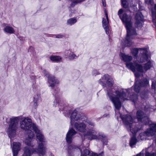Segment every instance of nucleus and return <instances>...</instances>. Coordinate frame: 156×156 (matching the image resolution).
I'll return each instance as SVG.
<instances>
[{
  "mask_svg": "<svg viewBox=\"0 0 156 156\" xmlns=\"http://www.w3.org/2000/svg\"><path fill=\"white\" fill-rule=\"evenodd\" d=\"M33 130L36 134L37 138L41 142H45V139L43 135L37 126H36Z\"/></svg>",
  "mask_w": 156,
  "mask_h": 156,
  "instance_id": "obj_17",
  "label": "nucleus"
},
{
  "mask_svg": "<svg viewBox=\"0 0 156 156\" xmlns=\"http://www.w3.org/2000/svg\"><path fill=\"white\" fill-rule=\"evenodd\" d=\"M72 52L68 50L65 52V54L66 55L68 56L69 57L70 56Z\"/></svg>",
  "mask_w": 156,
  "mask_h": 156,
  "instance_id": "obj_35",
  "label": "nucleus"
},
{
  "mask_svg": "<svg viewBox=\"0 0 156 156\" xmlns=\"http://www.w3.org/2000/svg\"><path fill=\"white\" fill-rule=\"evenodd\" d=\"M76 56L75 55L73 52H72L70 56L69 57V58L70 60H72Z\"/></svg>",
  "mask_w": 156,
  "mask_h": 156,
  "instance_id": "obj_36",
  "label": "nucleus"
},
{
  "mask_svg": "<svg viewBox=\"0 0 156 156\" xmlns=\"http://www.w3.org/2000/svg\"><path fill=\"white\" fill-rule=\"evenodd\" d=\"M152 21L154 24L156 26V14H154V11H152Z\"/></svg>",
  "mask_w": 156,
  "mask_h": 156,
  "instance_id": "obj_31",
  "label": "nucleus"
},
{
  "mask_svg": "<svg viewBox=\"0 0 156 156\" xmlns=\"http://www.w3.org/2000/svg\"><path fill=\"white\" fill-rule=\"evenodd\" d=\"M92 74L96 76V75L98 74H99V72L97 70H94L92 72Z\"/></svg>",
  "mask_w": 156,
  "mask_h": 156,
  "instance_id": "obj_37",
  "label": "nucleus"
},
{
  "mask_svg": "<svg viewBox=\"0 0 156 156\" xmlns=\"http://www.w3.org/2000/svg\"><path fill=\"white\" fill-rule=\"evenodd\" d=\"M80 150L81 153V156H90V153H91L88 149H85L83 150V152H82V150L80 148Z\"/></svg>",
  "mask_w": 156,
  "mask_h": 156,
  "instance_id": "obj_25",
  "label": "nucleus"
},
{
  "mask_svg": "<svg viewBox=\"0 0 156 156\" xmlns=\"http://www.w3.org/2000/svg\"><path fill=\"white\" fill-rule=\"evenodd\" d=\"M60 101L58 98H56L55 100L54 101V105L55 106H56L57 105H58V106L59 108L60 109H62L60 107ZM60 101H61L60 100Z\"/></svg>",
  "mask_w": 156,
  "mask_h": 156,
  "instance_id": "obj_29",
  "label": "nucleus"
},
{
  "mask_svg": "<svg viewBox=\"0 0 156 156\" xmlns=\"http://www.w3.org/2000/svg\"><path fill=\"white\" fill-rule=\"evenodd\" d=\"M36 125L32 122L31 120L28 117L23 118L20 122V127L21 129L27 133L28 138L25 141L26 144L28 146L33 147L34 145L32 143L33 138L34 135L32 130L36 127Z\"/></svg>",
  "mask_w": 156,
  "mask_h": 156,
  "instance_id": "obj_3",
  "label": "nucleus"
},
{
  "mask_svg": "<svg viewBox=\"0 0 156 156\" xmlns=\"http://www.w3.org/2000/svg\"><path fill=\"white\" fill-rule=\"evenodd\" d=\"M156 132V124H152L150 125L149 129H147L144 134L143 133L140 134L138 138H140L142 140H144L145 138L144 136H152Z\"/></svg>",
  "mask_w": 156,
  "mask_h": 156,
  "instance_id": "obj_9",
  "label": "nucleus"
},
{
  "mask_svg": "<svg viewBox=\"0 0 156 156\" xmlns=\"http://www.w3.org/2000/svg\"><path fill=\"white\" fill-rule=\"evenodd\" d=\"M34 152L42 155L45 154L46 148L42 143L39 144L37 149H33L31 150V151L30 148L27 147H25L24 149V154L23 156H30L31 154Z\"/></svg>",
  "mask_w": 156,
  "mask_h": 156,
  "instance_id": "obj_8",
  "label": "nucleus"
},
{
  "mask_svg": "<svg viewBox=\"0 0 156 156\" xmlns=\"http://www.w3.org/2000/svg\"><path fill=\"white\" fill-rule=\"evenodd\" d=\"M43 72L45 76L48 77V83L50 84L49 85V86L53 87H54L55 84L58 83V81L55 79L54 76H50L48 72L46 70H44Z\"/></svg>",
  "mask_w": 156,
  "mask_h": 156,
  "instance_id": "obj_13",
  "label": "nucleus"
},
{
  "mask_svg": "<svg viewBox=\"0 0 156 156\" xmlns=\"http://www.w3.org/2000/svg\"><path fill=\"white\" fill-rule=\"evenodd\" d=\"M84 136L89 140L100 139L103 142L104 144H107V138L106 136L103 134L100 135L94 129H90L84 135Z\"/></svg>",
  "mask_w": 156,
  "mask_h": 156,
  "instance_id": "obj_7",
  "label": "nucleus"
},
{
  "mask_svg": "<svg viewBox=\"0 0 156 156\" xmlns=\"http://www.w3.org/2000/svg\"><path fill=\"white\" fill-rule=\"evenodd\" d=\"M148 95V91H144L140 94V96L142 98L145 99L147 97Z\"/></svg>",
  "mask_w": 156,
  "mask_h": 156,
  "instance_id": "obj_28",
  "label": "nucleus"
},
{
  "mask_svg": "<svg viewBox=\"0 0 156 156\" xmlns=\"http://www.w3.org/2000/svg\"><path fill=\"white\" fill-rule=\"evenodd\" d=\"M149 148L147 149L145 151V156H155V154L154 153H149L148 151Z\"/></svg>",
  "mask_w": 156,
  "mask_h": 156,
  "instance_id": "obj_32",
  "label": "nucleus"
},
{
  "mask_svg": "<svg viewBox=\"0 0 156 156\" xmlns=\"http://www.w3.org/2000/svg\"><path fill=\"white\" fill-rule=\"evenodd\" d=\"M140 50H142V51L141 53V55L140 56V59L138 60L139 62L142 63L149 59L150 57L147 54V51L146 49L145 48H140Z\"/></svg>",
  "mask_w": 156,
  "mask_h": 156,
  "instance_id": "obj_15",
  "label": "nucleus"
},
{
  "mask_svg": "<svg viewBox=\"0 0 156 156\" xmlns=\"http://www.w3.org/2000/svg\"><path fill=\"white\" fill-rule=\"evenodd\" d=\"M119 116H120L128 130L131 132L133 134V136L131 138L129 142L130 146L132 147L137 142V140L134 135L138 131V129L134 124V122L135 121L133 120L131 116L129 115L122 116L119 113Z\"/></svg>",
  "mask_w": 156,
  "mask_h": 156,
  "instance_id": "obj_4",
  "label": "nucleus"
},
{
  "mask_svg": "<svg viewBox=\"0 0 156 156\" xmlns=\"http://www.w3.org/2000/svg\"><path fill=\"white\" fill-rule=\"evenodd\" d=\"M86 122H87L89 125L92 126H94V123L87 120L86 121L84 120L82 122L75 123L74 125V127L78 131L80 132H83L85 131V128L86 126V125L85 123Z\"/></svg>",
  "mask_w": 156,
  "mask_h": 156,
  "instance_id": "obj_10",
  "label": "nucleus"
},
{
  "mask_svg": "<svg viewBox=\"0 0 156 156\" xmlns=\"http://www.w3.org/2000/svg\"><path fill=\"white\" fill-rule=\"evenodd\" d=\"M85 0H76L73 2L72 3V5H74L78 3H80Z\"/></svg>",
  "mask_w": 156,
  "mask_h": 156,
  "instance_id": "obj_34",
  "label": "nucleus"
},
{
  "mask_svg": "<svg viewBox=\"0 0 156 156\" xmlns=\"http://www.w3.org/2000/svg\"><path fill=\"white\" fill-rule=\"evenodd\" d=\"M145 110L147 112L148 111H152V110H151V109L150 108H148V107H147V106H146L145 107Z\"/></svg>",
  "mask_w": 156,
  "mask_h": 156,
  "instance_id": "obj_38",
  "label": "nucleus"
},
{
  "mask_svg": "<svg viewBox=\"0 0 156 156\" xmlns=\"http://www.w3.org/2000/svg\"><path fill=\"white\" fill-rule=\"evenodd\" d=\"M102 3L103 6L105 7L106 6V3L105 2V0H102Z\"/></svg>",
  "mask_w": 156,
  "mask_h": 156,
  "instance_id": "obj_41",
  "label": "nucleus"
},
{
  "mask_svg": "<svg viewBox=\"0 0 156 156\" xmlns=\"http://www.w3.org/2000/svg\"><path fill=\"white\" fill-rule=\"evenodd\" d=\"M136 116L138 121H141L145 124L147 123L148 119L146 116V114L141 110L137 111Z\"/></svg>",
  "mask_w": 156,
  "mask_h": 156,
  "instance_id": "obj_14",
  "label": "nucleus"
},
{
  "mask_svg": "<svg viewBox=\"0 0 156 156\" xmlns=\"http://www.w3.org/2000/svg\"><path fill=\"white\" fill-rule=\"evenodd\" d=\"M126 65L128 69L133 72L137 71L140 73H144L153 66V63L151 61H149L144 64V67L136 62H134L133 63L131 62H127Z\"/></svg>",
  "mask_w": 156,
  "mask_h": 156,
  "instance_id": "obj_5",
  "label": "nucleus"
},
{
  "mask_svg": "<svg viewBox=\"0 0 156 156\" xmlns=\"http://www.w3.org/2000/svg\"><path fill=\"white\" fill-rule=\"evenodd\" d=\"M4 31L6 33L10 34H13L15 32L13 28L8 26H6L5 27Z\"/></svg>",
  "mask_w": 156,
  "mask_h": 156,
  "instance_id": "obj_23",
  "label": "nucleus"
},
{
  "mask_svg": "<svg viewBox=\"0 0 156 156\" xmlns=\"http://www.w3.org/2000/svg\"><path fill=\"white\" fill-rule=\"evenodd\" d=\"M123 12V9H120L119 10L118 14L123 24L125 25L127 30L126 37L124 45L126 47H129L132 44V40L134 38L136 35L137 33L135 28L132 27V17L125 13L122 16L121 14Z\"/></svg>",
  "mask_w": 156,
  "mask_h": 156,
  "instance_id": "obj_2",
  "label": "nucleus"
},
{
  "mask_svg": "<svg viewBox=\"0 0 156 156\" xmlns=\"http://www.w3.org/2000/svg\"><path fill=\"white\" fill-rule=\"evenodd\" d=\"M122 4L123 7L125 8L128 7V2L126 0H121Z\"/></svg>",
  "mask_w": 156,
  "mask_h": 156,
  "instance_id": "obj_30",
  "label": "nucleus"
},
{
  "mask_svg": "<svg viewBox=\"0 0 156 156\" xmlns=\"http://www.w3.org/2000/svg\"><path fill=\"white\" fill-rule=\"evenodd\" d=\"M80 115L79 114H78L76 110H74L73 111L70 117V123L72 125H73V121H77L80 119H82Z\"/></svg>",
  "mask_w": 156,
  "mask_h": 156,
  "instance_id": "obj_19",
  "label": "nucleus"
},
{
  "mask_svg": "<svg viewBox=\"0 0 156 156\" xmlns=\"http://www.w3.org/2000/svg\"><path fill=\"white\" fill-rule=\"evenodd\" d=\"M106 19L103 18L102 20V25L104 28L105 29L107 34H109V30L108 18V14L106 11H105Z\"/></svg>",
  "mask_w": 156,
  "mask_h": 156,
  "instance_id": "obj_16",
  "label": "nucleus"
},
{
  "mask_svg": "<svg viewBox=\"0 0 156 156\" xmlns=\"http://www.w3.org/2000/svg\"><path fill=\"white\" fill-rule=\"evenodd\" d=\"M145 2L148 5H152L154 3L153 0H145Z\"/></svg>",
  "mask_w": 156,
  "mask_h": 156,
  "instance_id": "obj_33",
  "label": "nucleus"
},
{
  "mask_svg": "<svg viewBox=\"0 0 156 156\" xmlns=\"http://www.w3.org/2000/svg\"><path fill=\"white\" fill-rule=\"evenodd\" d=\"M135 75L137 78L139 77L140 76L138 73H135Z\"/></svg>",
  "mask_w": 156,
  "mask_h": 156,
  "instance_id": "obj_42",
  "label": "nucleus"
},
{
  "mask_svg": "<svg viewBox=\"0 0 156 156\" xmlns=\"http://www.w3.org/2000/svg\"><path fill=\"white\" fill-rule=\"evenodd\" d=\"M21 118V117L19 116L13 117L10 119L9 126L6 130L9 137H13L16 134L18 122Z\"/></svg>",
  "mask_w": 156,
  "mask_h": 156,
  "instance_id": "obj_6",
  "label": "nucleus"
},
{
  "mask_svg": "<svg viewBox=\"0 0 156 156\" xmlns=\"http://www.w3.org/2000/svg\"><path fill=\"white\" fill-rule=\"evenodd\" d=\"M120 55L122 60L125 62H129L133 59L131 56L126 55L124 53H121Z\"/></svg>",
  "mask_w": 156,
  "mask_h": 156,
  "instance_id": "obj_21",
  "label": "nucleus"
},
{
  "mask_svg": "<svg viewBox=\"0 0 156 156\" xmlns=\"http://www.w3.org/2000/svg\"><path fill=\"white\" fill-rule=\"evenodd\" d=\"M20 149V144L19 142H13L12 148L13 156H16Z\"/></svg>",
  "mask_w": 156,
  "mask_h": 156,
  "instance_id": "obj_20",
  "label": "nucleus"
},
{
  "mask_svg": "<svg viewBox=\"0 0 156 156\" xmlns=\"http://www.w3.org/2000/svg\"><path fill=\"white\" fill-rule=\"evenodd\" d=\"M50 59L52 62H58L61 61L62 58L60 56H51L50 57Z\"/></svg>",
  "mask_w": 156,
  "mask_h": 156,
  "instance_id": "obj_22",
  "label": "nucleus"
},
{
  "mask_svg": "<svg viewBox=\"0 0 156 156\" xmlns=\"http://www.w3.org/2000/svg\"><path fill=\"white\" fill-rule=\"evenodd\" d=\"M34 105L35 107H37L38 106V103L41 101V97L40 95L37 94L34 96Z\"/></svg>",
  "mask_w": 156,
  "mask_h": 156,
  "instance_id": "obj_24",
  "label": "nucleus"
},
{
  "mask_svg": "<svg viewBox=\"0 0 156 156\" xmlns=\"http://www.w3.org/2000/svg\"><path fill=\"white\" fill-rule=\"evenodd\" d=\"M90 156H98V155L96 153L92 152L90 153Z\"/></svg>",
  "mask_w": 156,
  "mask_h": 156,
  "instance_id": "obj_39",
  "label": "nucleus"
},
{
  "mask_svg": "<svg viewBox=\"0 0 156 156\" xmlns=\"http://www.w3.org/2000/svg\"><path fill=\"white\" fill-rule=\"evenodd\" d=\"M63 35L61 34H58L57 35H56V37L57 38H62L63 37Z\"/></svg>",
  "mask_w": 156,
  "mask_h": 156,
  "instance_id": "obj_40",
  "label": "nucleus"
},
{
  "mask_svg": "<svg viewBox=\"0 0 156 156\" xmlns=\"http://www.w3.org/2000/svg\"><path fill=\"white\" fill-rule=\"evenodd\" d=\"M76 133V131L73 129H71L68 132L66 136V140L68 143H70L72 140L73 136Z\"/></svg>",
  "mask_w": 156,
  "mask_h": 156,
  "instance_id": "obj_18",
  "label": "nucleus"
},
{
  "mask_svg": "<svg viewBox=\"0 0 156 156\" xmlns=\"http://www.w3.org/2000/svg\"><path fill=\"white\" fill-rule=\"evenodd\" d=\"M140 48H139L138 49L137 48H133L131 50V53L134 56H136L137 55L138 51H140L141 53H142V51H141V50H140Z\"/></svg>",
  "mask_w": 156,
  "mask_h": 156,
  "instance_id": "obj_27",
  "label": "nucleus"
},
{
  "mask_svg": "<svg viewBox=\"0 0 156 156\" xmlns=\"http://www.w3.org/2000/svg\"><path fill=\"white\" fill-rule=\"evenodd\" d=\"M149 81L147 79L142 80L141 82L136 80L133 87L128 89H124L122 92L116 90L114 91L110 90L108 91V94L110 99L114 104L115 108L119 110L121 107V102L125 100H130L135 104L138 99L136 94H132V90L133 88L136 93H139L141 88L149 85Z\"/></svg>",
  "mask_w": 156,
  "mask_h": 156,
  "instance_id": "obj_1",
  "label": "nucleus"
},
{
  "mask_svg": "<svg viewBox=\"0 0 156 156\" xmlns=\"http://www.w3.org/2000/svg\"><path fill=\"white\" fill-rule=\"evenodd\" d=\"M115 114H117V111L116 110H115Z\"/></svg>",
  "mask_w": 156,
  "mask_h": 156,
  "instance_id": "obj_43",
  "label": "nucleus"
},
{
  "mask_svg": "<svg viewBox=\"0 0 156 156\" xmlns=\"http://www.w3.org/2000/svg\"><path fill=\"white\" fill-rule=\"evenodd\" d=\"M136 20L135 25L138 28H141L143 26V16L140 12H138L136 14L135 17Z\"/></svg>",
  "mask_w": 156,
  "mask_h": 156,
  "instance_id": "obj_12",
  "label": "nucleus"
},
{
  "mask_svg": "<svg viewBox=\"0 0 156 156\" xmlns=\"http://www.w3.org/2000/svg\"><path fill=\"white\" fill-rule=\"evenodd\" d=\"M99 82L103 85L106 83L108 86L110 87L112 86L113 83V80L112 77L107 74H105L100 80Z\"/></svg>",
  "mask_w": 156,
  "mask_h": 156,
  "instance_id": "obj_11",
  "label": "nucleus"
},
{
  "mask_svg": "<svg viewBox=\"0 0 156 156\" xmlns=\"http://www.w3.org/2000/svg\"><path fill=\"white\" fill-rule=\"evenodd\" d=\"M76 21L77 20L75 18H73L68 20L67 23L68 25H72L75 23Z\"/></svg>",
  "mask_w": 156,
  "mask_h": 156,
  "instance_id": "obj_26",
  "label": "nucleus"
}]
</instances>
